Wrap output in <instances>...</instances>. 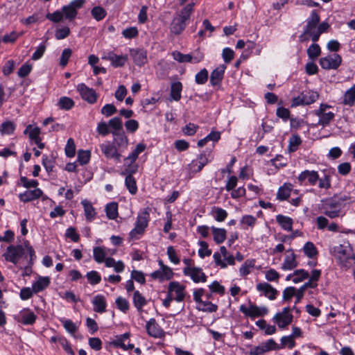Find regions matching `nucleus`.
Wrapping results in <instances>:
<instances>
[{"label": "nucleus", "mask_w": 355, "mask_h": 355, "mask_svg": "<svg viewBox=\"0 0 355 355\" xmlns=\"http://www.w3.org/2000/svg\"><path fill=\"white\" fill-rule=\"evenodd\" d=\"M3 256L6 261L14 264L18 263L20 259L24 258L29 265H33V260L36 258L35 250L28 241H24L23 245L8 246Z\"/></svg>", "instance_id": "nucleus-1"}, {"label": "nucleus", "mask_w": 355, "mask_h": 355, "mask_svg": "<svg viewBox=\"0 0 355 355\" xmlns=\"http://www.w3.org/2000/svg\"><path fill=\"white\" fill-rule=\"evenodd\" d=\"M276 220L284 230L287 231L292 230V218L283 215H277L276 217Z\"/></svg>", "instance_id": "nucleus-34"}, {"label": "nucleus", "mask_w": 355, "mask_h": 355, "mask_svg": "<svg viewBox=\"0 0 355 355\" xmlns=\"http://www.w3.org/2000/svg\"><path fill=\"white\" fill-rule=\"evenodd\" d=\"M240 311L251 318L261 316V313L259 312V307L254 304H250L249 307L241 305L240 306Z\"/></svg>", "instance_id": "nucleus-29"}, {"label": "nucleus", "mask_w": 355, "mask_h": 355, "mask_svg": "<svg viewBox=\"0 0 355 355\" xmlns=\"http://www.w3.org/2000/svg\"><path fill=\"white\" fill-rule=\"evenodd\" d=\"M322 207L324 214L331 218L338 217L341 212V206L336 196L323 200Z\"/></svg>", "instance_id": "nucleus-4"}, {"label": "nucleus", "mask_w": 355, "mask_h": 355, "mask_svg": "<svg viewBox=\"0 0 355 355\" xmlns=\"http://www.w3.org/2000/svg\"><path fill=\"white\" fill-rule=\"evenodd\" d=\"M101 150L107 159H113L116 162H121V155L114 144L107 142L100 146Z\"/></svg>", "instance_id": "nucleus-9"}, {"label": "nucleus", "mask_w": 355, "mask_h": 355, "mask_svg": "<svg viewBox=\"0 0 355 355\" xmlns=\"http://www.w3.org/2000/svg\"><path fill=\"white\" fill-rule=\"evenodd\" d=\"M187 25V21L180 17L179 16H176L173 18L170 30L171 32L175 35L180 34L183 30L186 28Z\"/></svg>", "instance_id": "nucleus-22"}, {"label": "nucleus", "mask_w": 355, "mask_h": 355, "mask_svg": "<svg viewBox=\"0 0 355 355\" xmlns=\"http://www.w3.org/2000/svg\"><path fill=\"white\" fill-rule=\"evenodd\" d=\"M330 107L328 105L321 104L319 109L315 111V115L319 118L318 125L323 127L328 125L334 119L335 114L331 111H328Z\"/></svg>", "instance_id": "nucleus-7"}, {"label": "nucleus", "mask_w": 355, "mask_h": 355, "mask_svg": "<svg viewBox=\"0 0 355 355\" xmlns=\"http://www.w3.org/2000/svg\"><path fill=\"white\" fill-rule=\"evenodd\" d=\"M295 256L292 250H288L285 253V259L283 266H295Z\"/></svg>", "instance_id": "nucleus-50"}, {"label": "nucleus", "mask_w": 355, "mask_h": 355, "mask_svg": "<svg viewBox=\"0 0 355 355\" xmlns=\"http://www.w3.org/2000/svg\"><path fill=\"white\" fill-rule=\"evenodd\" d=\"M90 157L91 153L89 150H78L77 161L80 163V165L87 164L89 162Z\"/></svg>", "instance_id": "nucleus-48"}, {"label": "nucleus", "mask_w": 355, "mask_h": 355, "mask_svg": "<svg viewBox=\"0 0 355 355\" xmlns=\"http://www.w3.org/2000/svg\"><path fill=\"white\" fill-rule=\"evenodd\" d=\"M29 133V137L31 139L34 140L40 138V130L38 127L33 128L31 125H28L25 129L24 133Z\"/></svg>", "instance_id": "nucleus-56"}, {"label": "nucleus", "mask_w": 355, "mask_h": 355, "mask_svg": "<svg viewBox=\"0 0 355 355\" xmlns=\"http://www.w3.org/2000/svg\"><path fill=\"white\" fill-rule=\"evenodd\" d=\"M150 276L153 279H158L162 282L172 279L173 272L171 268H160L159 270L152 272Z\"/></svg>", "instance_id": "nucleus-17"}, {"label": "nucleus", "mask_w": 355, "mask_h": 355, "mask_svg": "<svg viewBox=\"0 0 355 355\" xmlns=\"http://www.w3.org/2000/svg\"><path fill=\"white\" fill-rule=\"evenodd\" d=\"M112 134L114 138V146L119 149V151H122L127 148L128 145V139L124 132L112 131Z\"/></svg>", "instance_id": "nucleus-16"}, {"label": "nucleus", "mask_w": 355, "mask_h": 355, "mask_svg": "<svg viewBox=\"0 0 355 355\" xmlns=\"http://www.w3.org/2000/svg\"><path fill=\"white\" fill-rule=\"evenodd\" d=\"M281 329L285 328L293 321V315H281L278 319H273Z\"/></svg>", "instance_id": "nucleus-41"}, {"label": "nucleus", "mask_w": 355, "mask_h": 355, "mask_svg": "<svg viewBox=\"0 0 355 355\" xmlns=\"http://www.w3.org/2000/svg\"><path fill=\"white\" fill-rule=\"evenodd\" d=\"M169 293L172 294L173 298L177 302H182L185 297V286L181 285L178 282H171L168 286Z\"/></svg>", "instance_id": "nucleus-12"}, {"label": "nucleus", "mask_w": 355, "mask_h": 355, "mask_svg": "<svg viewBox=\"0 0 355 355\" xmlns=\"http://www.w3.org/2000/svg\"><path fill=\"white\" fill-rule=\"evenodd\" d=\"M302 140L298 135H293L289 139L288 150L290 152L295 151L300 145Z\"/></svg>", "instance_id": "nucleus-55"}, {"label": "nucleus", "mask_w": 355, "mask_h": 355, "mask_svg": "<svg viewBox=\"0 0 355 355\" xmlns=\"http://www.w3.org/2000/svg\"><path fill=\"white\" fill-rule=\"evenodd\" d=\"M69 34V28L67 26H64L56 30L55 37L57 40H62L68 37Z\"/></svg>", "instance_id": "nucleus-63"}, {"label": "nucleus", "mask_w": 355, "mask_h": 355, "mask_svg": "<svg viewBox=\"0 0 355 355\" xmlns=\"http://www.w3.org/2000/svg\"><path fill=\"white\" fill-rule=\"evenodd\" d=\"M149 220L150 216L147 209L139 214L137 216L135 228L129 234L130 239H139V236L144 234L145 229L147 227Z\"/></svg>", "instance_id": "nucleus-3"}, {"label": "nucleus", "mask_w": 355, "mask_h": 355, "mask_svg": "<svg viewBox=\"0 0 355 355\" xmlns=\"http://www.w3.org/2000/svg\"><path fill=\"white\" fill-rule=\"evenodd\" d=\"M343 101L346 105H354L355 102V85L345 92Z\"/></svg>", "instance_id": "nucleus-45"}, {"label": "nucleus", "mask_w": 355, "mask_h": 355, "mask_svg": "<svg viewBox=\"0 0 355 355\" xmlns=\"http://www.w3.org/2000/svg\"><path fill=\"white\" fill-rule=\"evenodd\" d=\"M320 17L316 10L311 12V16L306 19V25L304 28L305 33L316 31Z\"/></svg>", "instance_id": "nucleus-18"}, {"label": "nucleus", "mask_w": 355, "mask_h": 355, "mask_svg": "<svg viewBox=\"0 0 355 355\" xmlns=\"http://www.w3.org/2000/svg\"><path fill=\"white\" fill-rule=\"evenodd\" d=\"M15 320L24 325H32L35 322L37 315L29 309H24L17 315Z\"/></svg>", "instance_id": "nucleus-10"}, {"label": "nucleus", "mask_w": 355, "mask_h": 355, "mask_svg": "<svg viewBox=\"0 0 355 355\" xmlns=\"http://www.w3.org/2000/svg\"><path fill=\"white\" fill-rule=\"evenodd\" d=\"M103 59L110 61L114 67H121L125 64L128 57L126 55H118L113 52H109L106 56L103 57Z\"/></svg>", "instance_id": "nucleus-23"}, {"label": "nucleus", "mask_w": 355, "mask_h": 355, "mask_svg": "<svg viewBox=\"0 0 355 355\" xmlns=\"http://www.w3.org/2000/svg\"><path fill=\"white\" fill-rule=\"evenodd\" d=\"M125 184L131 194H135L137 191L136 180L132 175H127L125 179Z\"/></svg>", "instance_id": "nucleus-37"}, {"label": "nucleus", "mask_w": 355, "mask_h": 355, "mask_svg": "<svg viewBox=\"0 0 355 355\" xmlns=\"http://www.w3.org/2000/svg\"><path fill=\"white\" fill-rule=\"evenodd\" d=\"M208 80V71L206 69L200 70L195 76V81L198 85L205 84Z\"/></svg>", "instance_id": "nucleus-51"}, {"label": "nucleus", "mask_w": 355, "mask_h": 355, "mask_svg": "<svg viewBox=\"0 0 355 355\" xmlns=\"http://www.w3.org/2000/svg\"><path fill=\"white\" fill-rule=\"evenodd\" d=\"M194 6H195L194 2L189 3V4L185 6L183 8H182V10H180V12L178 16L185 19L186 21H188L191 13L193 11Z\"/></svg>", "instance_id": "nucleus-40"}, {"label": "nucleus", "mask_w": 355, "mask_h": 355, "mask_svg": "<svg viewBox=\"0 0 355 355\" xmlns=\"http://www.w3.org/2000/svg\"><path fill=\"white\" fill-rule=\"evenodd\" d=\"M87 278L92 285L97 284L101 281V275L95 270L87 272Z\"/></svg>", "instance_id": "nucleus-59"}, {"label": "nucleus", "mask_w": 355, "mask_h": 355, "mask_svg": "<svg viewBox=\"0 0 355 355\" xmlns=\"http://www.w3.org/2000/svg\"><path fill=\"white\" fill-rule=\"evenodd\" d=\"M226 66L225 64H220L213 70L210 76V84L213 86L219 85L224 76Z\"/></svg>", "instance_id": "nucleus-21"}, {"label": "nucleus", "mask_w": 355, "mask_h": 355, "mask_svg": "<svg viewBox=\"0 0 355 355\" xmlns=\"http://www.w3.org/2000/svg\"><path fill=\"white\" fill-rule=\"evenodd\" d=\"M184 274L189 276L196 283L205 282L207 280V276L200 268H184Z\"/></svg>", "instance_id": "nucleus-14"}, {"label": "nucleus", "mask_w": 355, "mask_h": 355, "mask_svg": "<svg viewBox=\"0 0 355 355\" xmlns=\"http://www.w3.org/2000/svg\"><path fill=\"white\" fill-rule=\"evenodd\" d=\"M200 249L198 250V254L200 257L204 258L205 256H210L211 254V251L208 248V244L206 241H200Z\"/></svg>", "instance_id": "nucleus-64"}, {"label": "nucleus", "mask_w": 355, "mask_h": 355, "mask_svg": "<svg viewBox=\"0 0 355 355\" xmlns=\"http://www.w3.org/2000/svg\"><path fill=\"white\" fill-rule=\"evenodd\" d=\"M304 254L309 258H314L318 254V250L312 242H306L303 248Z\"/></svg>", "instance_id": "nucleus-44"}, {"label": "nucleus", "mask_w": 355, "mask_h": 355, "mask_svg": "<svg viewBox=\"0 0 355 355\" xmlns=\"http://www.w3.org/2000/svg\"><path fill=\"white\" fill-rule=\"evenodd\" d=\"M297 180L300 184L307 180L310 185H315L319 180V175L315 171L305 170L299 175Z\"/></svg>", "instance_id": "nucleus-15"}, {"label": "nucleus", "mask_w": 355, "mask_h": 355, "mask_svg": "<svg viewBox=\"0 0 355 355\" xmlns=\"http://www.w3.org/2000/svg\"><path fill=\"white\" fill-rule=\"evenodd\" d=\"M132 301L137 310L141 313L143 307L147 304L146 299L141 295L139 291H136L133 293Z\"/></svg>", "instance_id": "nucleus-27"}, {"label": "nucleus", "mask_w": 355, "mask_h": 355, "mask_svg": "<svg viewBox=\"0 0 355 355\" xmlns=\"http://www.w3.org/2000/svg\"><path fill=\"white\" fill-rule=\"evenodd\" d=\"M43 194L40 189L33 190H26L25 192L19 193V198L24 202H28L40 198Z\"/></svg>", "instance_id": "nucleus-19"}, {"label": "nucleus", "mask_w": 355, "mask_h": 355, "mask_svg": "<svg viewBox=\"0 0 355 355\" xmlns=\"http://www.w3.org/2000/svg\"><path fill=\"white\" fill-rule=\"evenodd\" d=\"M55 160L53 157L49 158L47 155H44L42 157V165L48 173L53 171L54 168Z\"/></svg>", "instance_id": "nucleus-54"}, {"label": "nucleus", "mask_w": 355, "mask_h": 355, "mask_svg": "<svg viewBox=\"0 0 355 355\" xmlns=\"http://www.w3.org/2000/svg\"><path fill=\"white\" fill-rule=\"evenodd\" d=\"M321 53V49L318 44H312L307 49V55L311 60L317 59Z\"/></svg>", "instance_id": "nucleus-42"}, {"label": "nucleus", "mask_w": 355, "mask_h": 355, "mask_svg": "<svg viewBox=\"0 0 355 355\" xmlns=\"http://www.w3.org/2000/svg\"><path fill=\"white\" fill-rule=\"evenodd\" d=\"M319 97L318 92L314 91H305L300 96L293 98L292 106L306 105L315 102Z\"/></svg>", "instance_id": "nucleus-6"}, {"label": "nucleus", "mask_w": 355, "mask_h": 355, "mask_svg": "<svg viewBox=\"0 0 355 355\" xmlns=\"http://www.w3.org/2000/svg\"><path fill=\"white\" fill-rule=\"evenodd\" d=\"M292 191V184H284L282 186L277 193V198L279 200H286L291 195V192Z\"/></svg>", "instance_id": "nucleus-31"}, {"label": "nucleus", "mask_w": 355, "mask_h": 355, "mask_svg": "<svg viewBox=\"0 0 355 355\" xmlns=\"http://www.w3.org/2000/svg\"><path fill=\"white\" fill-rule=\"evenodd\" d=\"M62 11L63 15H64L65 18L73 20L77 15L78 12L76 11L69 4L67 6H64L62 8Z\"/></svg>", "instance_id": "nucleus-52"}, {"label": "nucleus", "mask_w": 355, "mask_h": 355, "mask_svg": "<svg viewBox=\"0 0 355 355\" xmlns=\"http://www.w3.org/2000/svg\"><path fill=\"white\" fill-rule=\"evenodd\" d=\"M106 215L108 218L114 220L118 216V204L115 202L107 204L105 207Z\"/></svg>", "instance_id": "nucleus-36"}, {"label": "nucleus", "mask_w": 355, "mask_h": 355, "mask_svg": "<svg viewBox=\"0 0 355 355\" xmlns=\"http://www.w3.org/2000/svg\"><path fill=\"white\" fill-rule=\"evenodd\" d=\"M22 33H17L16 31H12L9 34L4 35L1 39L3 43H14Z\"/></svg>", "instance_id": "nucleus-58"}, {"label": "nucleus", "mask_w": 355, "mask_h": 355, "mask_svg": "<svg viewBox=\"0 0 355 355\" xmlns=\"http://www.w3.org/2000/svg\"><path fill=\"white\" fill-rule=\"evenodd\" d=\"M182 85L180 82L172 83L171 87V97L173 100L178 101L181 98Z\"/></svg>", "instance_id": "nucleus-32"}, {"label": "nucleus", "mask_w": 355, "mask_h": 355, "mask_svg": "<svg viewBox=\"0 0 355 355\" xmlns=\"http://www.w3.org/2000/svg\"><path fill=\"white\" fill-rule=\"evenodd\" d=\"M341 62V56L338 54H334L320 58V64L324 69H336L340 65Z\"/></svg>", "instance_id": "nucleus-8"}, {"label": "nucleus", "mask_w": 355, "mask_h": 355, "mask_svg": "<svg viewBox=\"0 0 355 355\" xmlns=\"http://www.w3.org/2000/svg\"><path fill=\"white\" fill-rule=\"evenodd\" d=\"M20 182L24 187L29 189V188H35L38 185V182L36 180H28L26 177L22 176L20 178Z\"/></svg>", "instance_id": "nucleus-61"}, {"label": "nucleus", "mask_w": 355, "mask_h": 355, "mask_svg": "<svg viewBox=\"0 0 355 355\" xmlns=\"http://www.w3.org/2000/svg\"><path fill=\"white\" fill-rule=\"evenodd\" d=\"M198 309L205 312H216L218 309V306L209 301H202L199 304Z\"/></svg>", "instance_id": "nucleus-39"}, {"label": "nucleus", "mask_w": 355, "mask_h": 355, "mask_svg": "<svg viewBox=\"0 0 355 355\" xmlns=\"http://www.w3.org/2000/svg\"><path fill=\"white\" fill-rule=\"evenodd\" d=\"M108 125L111 127L113 130L119 132L123 129L122 120L119 117H114L108 121Z\"/></svg>", "instance_id": "nucleus-53"}, {"label": "nucleus", "mask_w": 355, "mask_h": 355, "mask_svg": "<svg viewBox=\"0 0 355 355\" xmlns=\"http://www.w3.org/2000/svg\"><path fill=\"white\" fill-rule=\"evenodd\" d=\"M148 334L154 338H161L164 335L163 330L156 322L154 318H151L146 325Z\"/></svg>", "instance_id": "nucleus-20"}, {"label": "nucleus", "mask_w": 355, "mask_h": 355, "mask_svg": "<svg viewBox=\"0 0 355 355\" xmlns=\"http://www.w3.org/2000/svg\"><path fill=\"white\" fill-rule=\"evenodd\" d=\"M309 277V273L304 269L297 270L293 274L286 277V280H292L295 284H297Z\"/></svg>", "instance_id": "nucleus-28"}, {"label": "nucleus", "mask_w": 355, "mask_h": 355, "mask_svg": "<svg viewBox=\"0 0 355 355\" xmlns=\"http://www.w3.org/2000/svg\"><path fill=\"white\" fill-rule=\"evenodd\" d=\"M91 14L96 21H101L105 17L106 11L103 7L95 6L92 9Z\"/></svg>", "instance_id": "nucleus-47"}, {"label": "nucleus", "mask_w": 355, "mask_h": 355, "mask_svg": "<svg viewBox=\"0 0 355 355\" xmlns=\"http://www.w3.org/2000/svg\"><path fill=\"white\" fill-rule=\"evenodd\" d=\"M15 129V125L12 121H6L3 122L0 125V132L1 135H11L14 132Z\"/></svg>", "instance_id": "nucleus-46"}, {"label": "nucleus", "mask_w": 355, "mask_h": 355, "mask_svg": "<svg viewBox=\"0 0 355 355\" xmlns=\"http://www.w3.org/2000/svg\"><path fill=\"white\" fill-rule=\"evenodd\" d=\"M116 304L117 308L123 313H126L129 310V302L126 299L122 297H119L116 298Z\"/></svg>", "instance_id": "nucleus-57"}, {"label": "nucleus", "mask_w": 355, "mask_h": 355, "mask_svg": "<svg viewBox=\"0 0 355 355\" xmlns=\"http://www.w3.org/2000/svg\"><path fill=\"white\" fill-rule=\"evenodd\" d=\"M92 304L95 312L102 313L106 311V301L103 295H96L92 300Z\"/></svg>", "instance_id": "nucleus-25"}, {"label": "nucleus", "mask_w": 355, "mask_h": 355, "mask_svg": "<svg viewBox=\"0 0 355 355\" xmlns=\"http://www.w3.org/2000/svg\"><path fill=\"white\" fill-rule=\"evenodd\" d=\"M81 204L84 207L86 219L89 221L94 220L96 216V211L92 203L87 200H84L81 202Z\"/></svg>", "instance_id": "nucleus-30"}, {"label": "nucleus", "mask_w": 355, "mask_h": 355, "mask_svg": "<svg viewBox=\"0 0 355 355\" xmlns=\"http://www.w3.org/2000/svg\"><path fill=\"white\" fill-rule=\"evenodd\" d=\"M94 258L98 263L105 262V266H123L121 261L116 262L113 258L107 257V252L104 247H96L93 250Z\"/></svg>", "instance_id": "nucleus-5"}, {"label": "nucleus", "mask_w": 355, "mask_h": 355, "mask_svg": "<svg viewBox=\"0 0 355 355\" xmlns=\"http://www.w3.org/2000/svg\"><path fill=\"white\" fill-rule=\"evenodd\" d=\"M117 112L116 107L113 104H106L101 109V114L105 116H110Z\"/></svg>", "instance_id": "nucleus-62"}, {"label": "nucleus", "mask_w": 355, "mask_h": 355, "mask_svg": "<svg viewBox=\"0 0 355 355\" xmlns=\"http://www.w3.org/2000/svg\"><path fill=\"white\" fill-rule=\"evenodd\" d=\"M256 288L259 292L270 300H275L278 294L277 290L267 282L259 283Z\"/></svg>", "instance_id": "nucleus-13"}, {"label": "nucleus", "mask_w": 355, "mask_h": 355, "mask_svg": "<svg viewBox=\"0 0 355 355\" xmlns=\"http://www.w3.org/2000/svg\"><path fill=\"white\" fill-rule=\"evenodd\" d=\"M214 240L216 243H223L226 239V231L223 228L211 227Z\"/></svg>", "instance_id": "nucleus-35"}, {"label": "nucleus", "mask_w": 355, "mask_h": 355, "mask_svg": "<svg viewBox=\"0 0 355 355\" xmlns=\"http://www.w3.org/2000/svg\"><path fill=\"white\" fill-rule=\"evenodd\" d=\"M336 257L341 264H355V257L352 248L349 243H345L338 246L336 250Z\"/></svg>", "instance_id": "nucleus-2"}, {"label": "nucleus", "mask_w": 355, "mask_h": 355, "mask_svg": "<svg viewBox=\"0 0 355 355\" xmlns=\"http://www.w3.org/2000/svg\"><path fill=\"white\" fill-rule=\"evenodd\" d=\"M134 62L141 67L147 62V53L143 49H133L130 51Z\"/></svg>", "instance_id": "nucleus-24"}, {"label": "nucleus", "mask_w": 355, "mask_h": 355, "mask_svg": "<svg viewBox=\"0 0 355 355\" xmlns=\"http://www.w3.org/2000/svg\"><path fill=\"white\" fill-rule=\"evenodd\" d=\"M139 34L137 27L132 26L125 28L123 31L122 35L127 39H132L136 37Z\"/></svg>", "instance_id": "nucleus-60"}, {"label": "nucleus", "mask_w": 355, "mask_h": 355, "mask_svg": "<svg viewBox=\"0 0 355 355\" xmlns=\"http://www.w3.org/2000/svg\"><path fill=\"white\" fill-rule=\"evenodd\" d=\"M65 154L68 157H73L76 154V145L74 140L72 138H69L64 148Z\"/></svg>", "instance_id": "nucleus-49"}, {"label": "nucleus", "mask_w": 355, "mask_h": 355, "mask_svg": "<svg viewBox=\"0 0 355 355\" xmlns=\"http://www.w3.org/2000/svg\"><path fill=\"white\" fill-rule=\"evenodd\" d=\"M51 280L49 277H38L37 280L32 285L35 293H40L46 289L50 284Z\"/></svg>", "instance_id": "nucleus-26"}, {"label": "nucleus", "mask_w": 355, "mask_h": 355, "mask_svg": "<svg viewBox=\"0 0 355 355\" xmlns=\"http://www.w3.org/2000/svg\"><path fill=\"white\" fill-rule=\"evenodd\" d=\"M172 55L174 60L176 61L183 63V62H191L193 60V56L191 54H183L180 51H175L172 53Z\"/></svg>", "instance_id": "nucleus-38"}, {"label": "nucleus", "mask_w": 355, "mask_h": 355, "mask_svg": "<svg viewBox=\"0 0 355 355\" xmlns=\"http://www.w3.org/2000/svg\"><path fill=\"white\" fill-rule=\"evenodd\" d=\"M60 109L69 110L74 106V101L67 96L61 97L58 103Z\"/></svg>", "instance_id": "nucleus-43"}, {"label": "nucleus", "mask_w": 355, "mask_h": 355, "mask_svg": "<svg viewBox=\"0 0 355 355\" xmlns=\"http://www.w3.org/2000/svg\"><path fill=\"white\" fill-rule=\"evenodd\" d=\"M77 89L82 98L87 103L93 104L96 102L97 94L92 88H89L85 84L81 83L78 85Z\"/></svg>", "instance_id": "nucleus-11"}, {"label": "nucleus", "mask_w": 355, "mask_h": 355, "mask_svg": "<svg viewBox=\"0 0 355 355\" xmlns=\"http://www.w3.org/2000/svg\"><path fill=\"white\" fill-rule=\"evenodd\" d=\"M208 162V158L206 155L205 153H202L198 157L196 160L192 161L190 166L192 167L197 166L198 168L196 170V172H200Z\"/></svg>", "instance_id": "nucleus-33"}]
</instances>
